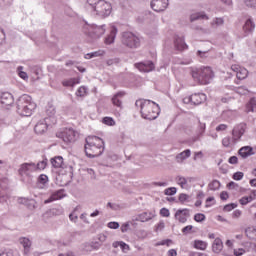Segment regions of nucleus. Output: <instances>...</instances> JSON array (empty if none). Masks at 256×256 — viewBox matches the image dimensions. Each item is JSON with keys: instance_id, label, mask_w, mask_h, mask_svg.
<instances>
[{"instance_id": "nucleus-16", "label": "nucleus", "mask_w": 256, "mask_h": 256, "mask_svg": "<svg viewBox=\"0 0 256 256\" xmlns=\"http://www.w3.org/2000/svg\"><path fill=\"white\" fill-rule=\"evenodd\" d=\"M155 217V213L153 212H144L142 214H138L132 218V221H140L141 223H147V221H151Z\"/></svg>"}, {"instance_id": "nucleus-29", "label": "nucleus", "mask_w": 256, "mask_h": 256, "mask_svg": "<svg viewBox=\"0 0 256 256\" xmlns=\"http://www.w3.org/2000/svg\"><path fill=\"white\" fill-rule=\"evenodd\" d=\"M52 166L55 167V169H59L63 167V157L61 156H56L51 159Z\"/></svg>"}, {"instance_id": "nucleus-14", "label": "nucleus", "mask_w": 256, "mask_h": 256, "mask_svg": "<svg viewBox=\"0 0 256 256\" xmlns=\"http://www.w3.org/2000/svg\"><path fill=\"white\" fill-rule=\"evenodd\" d=\"M0 103L3 107H11L13 103H15V99L13 98V94L9 92H3L0 97Z\"/></svg>"}, {"instance_id": "nucleus-9", "label": "nucleus", "mask_w": 256, "mask_h": 256, "mask_svg": "<svg viewBox=\"0 0 256 256\" xmlns=\"http://www.w3.org/2000/svg\"><path fill=\"white\" fill-rule=\"evenodd\" d=\"M56 136L59 139H62L64 143H75L77 140V132H75V130L72 128H66L62 132H58Z\"/></svg>"}, {"instance_id": "nucleus-45", "label": "nucleus", "mask_w": 256, "mask_h": 256, "mask_svg": "<svg viewBox=\"0 0 256 256\" xmlns=\"http://www.w3.org/2000/svg\"><path fill=\"white\" fill-rule=\"evenodd\" d=\"M251 201H253V197H242L240 200H239V203L240 205H247L248 203H251Z\"/></svg>"}, {"instance_id": "nucleus-10", "label": "nucleus", "mask_w": 256, "mask_h": 256, "mask_svg": "<svg viewBox=\"0 0 256 256\" xmlns=\"http://www.w3.org/2000/svg\"><path fill=\"white\" fill-rule=\"evenodd\" d=\"M7 191H9V180L4 178L0 180V203H6L9 199Z\"/></svg>"}, {"instance_id": "nucleus-41", "label": "nucleus", "mask_w": 256, "mask_h": 256, "mask_svg": "<svg viewBox=\"0 0 256 256\" xmlns=\"http://www.w3.org/2000/svg\"><path fill=\"white\" fill-rule=\"evenodd\" d=\"M231 143H235V141L231 137H225L224 139H222L223 147H229Z\"/></svg>"}, {"instance_id": "nucleus-39", "label": "nucleus", "mask_w": 256, "mask_h": 256, "mask_svg": "<svg viewBox=\"0 0 256 256\" xmlns=\"http://www.w3.org/2000/svg\"><path fill=\"white\" fill-rule=\"evenodd\" d=\"M77 97H85L87 95V87L81 86L77 92H76Z\"/></svg>"}, {"instance_id": "nucleus-55", "label": "nucleus", "mask_w": 256, "mask_h": 256, "mask_svg": "<svg viewBox=\"0 0 256 256\" xmlns=\"http://www.w3.org/2000/svg\"><path fill=\"white\" fill-rule=\"evenodd\" d=\"M52 215H63L62 208H54L50 211Z\"/></svg>"}, {"instance_id": "nucleus-25", "label": "nucleus", "mask_w": 256, "mask_h": 256, "mask_svg": "<svg viewBox=\"0 0 256 256\" xmlns=\"http://www.w3.org/2000/svg\"><path fill=\"white\" fill-rule=\"evenodd\" d=\"M212 250L214 253H221L223 251V241L221 238H215L212 244Z\"/></svg>"}, {"instance_id": "nucleus-53", "label": "nucleus", "mask_w": 256, "mask_h": 256, "mask_svg": "<svg viewBox=\"0 0 256 256\" xmlns=\"http://www.w3.org/2000/svg\"><path fill=\"white\" fill-rule=\"evenodd\" d=\"M21 69H23V66L18 67L19 77L24 80L29 79V76L26 74V72L21 71Z\"/></svg>"}, {"instance_id": "nucleus-59", "label": "nucleus", "mask_w": 256, "mask_h": 256, "mask_svg": "<svg viewBox=\"0 0 256 256\" xmlns=\"http://www.w3.org/2000/svg\"><path fill=\"white\" fill-rule=\"evenodd\" d=\"M244 253H245V249H243V248L234 249L235 256H241V255H244Z\"/></svg>"}, {"instance_id": "nucleus-11", "label": "nucleus", "mask_w": 256, "mask_h": 256, "mask_svg": "<svg viewBox=\"0 0 256 256\" xmlns=\"http://www.w3.org/2000/svg\"><path fill=\"white\" fill-rule=\"evenodd\" d=\"M151 8L153 11H156V13H161L169 7V0H152L151 3Z\"/></svg>"}, {"instance_id": "nucleus-42", "label": "nucleus", "mask_w": 256, "mask_h": 256, "mask_svg": "<svg viewBox=\"0 0 256 256\" xmlns=\"http://www.w3.org/2000/svg\"><path fill=\"white\" fill-rule=\"evenodd\" d=\"M248 111H254L256 109V100L255 98H251L249 103L247 104Z\"/></svg>"}, {"instance_id": "nucleus-56", "label": "nucleus", "mask_w": 256, "mask_h": 256, "mask_svg": "<svg viewBox=\"0 0 256 256\" xmlns=\"http://www.w3.org/2000/svg\"><path fill=\"white\" fill-rule=\"evenodd\" d=\"M180 203H184L185 201H187L189 199V195L182 193L179 195L178 197Z\"/></svg>"}, {"instance_id": "nucleus-30", "label": "nucleus", "mask_w": 256, "mask_h": 256, "mask_svg": "<svg viewBox=\"0 0 256 256\" xmlns=\"http://www.w3.org/2000/svg\"><path fill=\"white\" fill-rule=\"evenodd\" d=\"M253 29H255V23H253V20L251 19L246 20L243 26V30L245 31V33H251Z\"/></svg>"}, {"instance_id": "nucleus-33", "label": "nucleus", "mask_w": 256, "mask_h": 256, "mask_svg": "<svg viewBox=\"0 0 256 256\" xmlns=\"http://www.w3.org/2000/svg\"><path fill=\"white\" fill-rule=\"evenodd\" d=\"M103 55H105V51L99 50V51H96V52L86 54L85 59H93V57H101Z\"/></svg>"}, {"instance_id": "nucleus-7", "label": "nucleus", "mask_w": 256, "mask_h": 256, "mask_svg": "<svg viewBox=\"0 0 256 256\" xmlns=\"http://www.w3.org/2000/svg\"><path fill=\"white\" fill-rule=\"evenodd\" d=\"M37 171V164L30 162V163H23L20 165L18 169V174L22 178V181H29L31 179L32 173H35Z\"/></svg>"}, {"instance_id": "nucleus-35", "label": "nucleus", "mask_w": 256, "mask_h": 256, "mask_svg": "<svg viewBox=\"0 0 256 256\" xmlns=\"http://www.w3.org/2000/svg\"><path fill=\"white\" fill-rule=\"evenodd\" d=\"M179 215H183L184 217H190L189 209H179L175 213V217H179Z\"/></svg>"}, {"instance_id": "nucleus-24", "label": "nucleus", "mask_w": 256, "mask_h": 256, "mask_svg": "<svg viewBox=\"0 0 256 256\" xmlns=\"http://www.w3.org/2000/svg\"><path fill=\"white\" fill-rule=\"evenodd\" d=\"M19 242L24 248V254L28 255L29 251H31L32 242L29 240V238L26 237L20 238Z\"/></svg>"}, {"instance_id": "nucleus-8", "label": "nucleus", "mask_w": 256, "mask_h": 256, "mask_svg": "<svg viewBox=\"0 0 256 256\" xmlns=\"http://www.w3.org/2000/svg\"><path fill=\"white\" fill-rule=\"evenodd\" d=\"M105 27H106L105 24L100 26L97 24H92L88 26V31L85 32V34L87 35V37L95 41L103 37V35H105V31H107Z\"/></svg>"}, {"instance_id": "nucleus-21", "label": "nucleus", "mask_w": 256, "mask_h": 256, "mask_svg": "<svg viewBox=\"0 0 256 256\" xmlns=\"http://www.w3.org/2000/svg\"><path fill=\"white\" fill-rule=\"evenodd\" d=\"M174 45L177 51H185V49H187V44L185 43L184 37L176 36L174 39Z\"/></svg>"}, {"instance_id": "nucleus-22", "label": "nucleus", "mask_w": 256, "mask_h": 256, "mask_svg": "<svg viewBox=\"0 0 256 256\" xmlns=\"http://www.w3.org/2000/svg\"><path fill=\"white\" fill-rule=\"evenodd\" d=\"M243 135H245V128H243V126L234 128L232 130V139L234 143H237V141H239Z\"/></svg>"}, {"instance_id": "nucleus-54", "label": "nucleus", "mask_w": 256, "mask_h": 256, "mask_svg": "<svg viewBox=\"0 0 256 256\" xmlns=\"http://www.w3.org/2000/svg\"><path fill=\"white\" fill-rule=\"evenodd\" d=\"M247 7H253L256 9V0H244Z\"/></svg>"}, {"instance_id": "nucleus-26", "label": "nucleus", "mask_w": 256, "mask_h": 256, "mask_svg": "<svg viewBox=\"0 0 256 256\" xmlns=\"http://www.w3.org/2000/svg\"><path fill=\"white\" fill-rule=\"evenodd\" d=\"M189 157H191V150L186 149L176 156V161L177 163H183L185 159H189Z\"/></svg>"}, {"instance_id": "nucleus-5", "label": "nucleus", "mask_w": 256, "mask_h": 256, "mask_svg": "<svg viewBox=\"0 0 256 256\" xmlns=\"http://www.w3.org/2000/svg\"><path fill=\"white\" fill-rule=\"evenodd\" d=\"M143 119H147L148 121H154L159 117V105L155 102H151V100H144V104H142V111H140Z\"/></svg>"}, {"instance_id": "nucleus-62", "label": "nucleus", "mask_w": 256, "mask_h": 256, "mask_svg": "<svg viewBox=\"0 0 256 256\" xmlns=\"http://www.w3.org/2000/svg\"><path fill=\"white\" fill-rule=\"evenodd\" d=\"M108 227L109 229H119V224L118 222H109Z\"/></svg>"}, {"instance_id": "nucleus-51", "label": "nucleus", "mask_w": 256, "mask_h": 256, "mask_svg": "<svg viewBox=\"0 0 256 256\" xmlns=\"http://www.w3.org/2000/svg\"><path fill=\"white\" fill-rule=\"evenodd\" d=\"M243 177H244L243 172H235L233 174L234 181H241V179H243Z\"/></svg>"}, {"instance_id": "nucleus-50", "label": "nucleus", "mask_w": 256, "mask_h": 256, "mask_svg": "<svg viewBox=\"0 0 256 256\" xmlns=\"http://www.w3.org/2000/svg\"><path fill=\"white\" fill-rule=\"evenodd\" d=\"M175 193H177V188L175 187H170V188H167L165 191H164V194L165 195H175Z\"/></svg>"}, {"instance_id": "nucleus-18", "label": "nucleus", "mask_w": 256, "mask_h": 256, "mask_svg": "<svg viewBox=\"0 0 256 256\" xmlns=\"http://www.w3.org/2000/svg\"><path fill=\"white\" fill-rule=\"evenodd\" d=\"M48 125H47V119L44 120H40L34 127V131L35 133H37L38 135H43V133H45V131H47L48 129Z\"/></svg>"}, {"instance_id": "nucleus-49", "label": "nucleus", "mask_w": 256, "mask_h": 256, "mask_svg": "<svg viewBox=\"0 0 256 256\" xmlns=\"http://www.w3.org/2000/svg\"><path fill=\"white\" fill-rule=\"evenodd\" d=\"M237 204L236 203H230L224 206L223 210L226 212L233 211V209H236Z\"/></svg>"}, {"instance_id": "nucleus-64", "label": "nucleus", "mask_w": 256, "mask_h": 256, "mask_svg": "<svg viewBox=\"0 0 256 256\" xmlns=\"http://www.w3.org/2000/svg\"><path fill=\"white\" fill-rule=\"evenodd\" d=\"M227 129L226 124H220L216 127V131H225Z\"/></svg>"}, {"instance_id": "nucleus-4", "label": "nucleus", "mask_w": 256, "mask_h": 256, "mask_svg": "<svg viewBox=\"0 0 256 256\" xmlns=\"http://www.w3.org/2000/svg\"><path fill=\"white\" fill-rule=\"evenodd\" d=\"M87 4L93 9L97 17H100L101 19L109 17L111 11H113L111 3L105 0H87Z\"/></svg>"}, {"instance_id": "nucleus-43", "label": "nucleus", "mask_w": 256, "mask_h": 256, "mask_svg": "<svg viewBox=\"0 0 256 256\" xmlns=\"http://www.w3.org/2000/svg\"><path fill=\"white\" fill-rule=\"evenodd\" d=\"M236 93H238L239 95H248L249 89H247V87L245 86H240L237 88Z\"/></svg>"}, {"instance_id": "nucleus-1", "label": "nucleus", "mask_w": 256, "mask_h": 256, "mask_svg": "<svg viewBox=\"0 0 256 256\" xmlns=\"http://www.w3.org/2000/svg\"><path fill=\"white\" fill-rule=\"evenodd\" d=\"M85 141L84 151L87 157L95 159V157L103 155V151H105V142H103V139L97 136H88Z\"/></svg>"}, {"instance_id": "nucleus-6", "label": "nucleus", "mask_w": 256, "mask_h": 256, "mask_svg": "<svg viewBox=\"0 0 256 256\" xmlns=\"http://www.w3.org/2000/svg\"><path fill=\"white\" fill-rule=\"evenodd\" d=\"M121 43L127 49H139L141 47V39L135 33L126 31L121 35Z\"/></svg>"}, {"instance_id": "nucleus-12", "label": "nucleus", "mask_w": 256, "mask_h": 256, "mask_svg": "<svg viewBox=\"0 0 256 256\" xmlns=\"http://www.w3.org/2000/svg\"><path fill=\"white\" fill-rule=\"evenodd\" d=\"M136 69H139L142 73H151L155 70V64L153 61H145L135 64Z\"/></svg>"}, {"instance_id": "nucleus-37", "label": "nucleus", "mask_w": 256, "mask_h": 256, "mask_svg": "<svg viewBox=\"0 0 256 256\" xmlns=\"http://www.w3.org/2000/svg\"><path fill=\"white\" fill-rule=\"evenodd\" d=\"M176 181L182 189H185V185H187V178L183 176H178Z\"/></svg>"}, {"instance_id": "nucleus-36", "label": "nucleus", "mask_w": 256, "mask_h": 256, "mask_svg": "<svg viewBox=\"0 0 256 256\" xmlns=\"http://www.w3.org/2000/svg\"><path fill=\"white\" fill-rule=\"evenodd\" d=\"M223 23H225V21L223 20V18H215V19L211 22V27H221V25H223Z\"/></svg>"}, {"instance_id": "nucleus-44", "label": "nucleus", "mask_w": 256, "mask_h": 256, "mask_svg": "<svg viewBox=\"0 0 256 256\" xmlns=\"http://www.w3.org/2000/svg\"><path fill=\"white\" fill-rule=\"evenodd\" d=\"M38 182L41 183V185H45L46 183L49 182V177L45 174H41L39 177H38Z\"/></svg>"}, {"instance_id": "nucleus-23", "label": "nucleus", "mask_w": 256, "mask_h": 256, "mask_svg": "<svg viewBox=\"0 0 256 256\" xmlns=\"http://www.w3.org/2000/svg\"><path fill=\"white\" fill-rule=\"evenodd\" d=\"M63 190H58L54 192L48 199L44 201L45 205L53 203V201H58V199H63Z\"/></svg>"}, {"instance_id": "nucleus-38", "label": "nucleus", "mask_w": 256, "mask_h": 256, "mask_svg": "<svg viewBox=\"0 0 256 256\" xmlns=\"http://www.w3.org/2000/svg\"><path fill=\"white\" fill-rule=\"evenodd\" d=\"M76 84L77 82L73 78L62 82L63 87H75Z\"/></svg>"}, {"instance_id": "nucleus-40", "label": "nucleus", "mask_w": 256, "mask_h": 256, "mask_svg": "<svg viewBox=\"0 0 256 256\" xmlns=\"http://www.w3.org/2000/svg\"><path fill=\"white\" fill-rule=\"evenodd\" d=\"M194 221H196V223H203V221H205V214H203V213L195 214Z\"/></svg>"}, {"instance_id": "nucleus-52", "label": "nucleus", "mask_w": 256, "mask_h": 256, "mask_svg": "<svg viewBox=\"0 0 256 256\" xmlns=\"http://www.w3.org/2000/svg\"><path fill=\"white\" fill-rule=\"evenodd\" d=\"M47 167V160H42L37 163L36 170L37 169H45Z\"/></svg>"}, {"instance_id": "nucleus-15", "label": "nucleus", "mask_w": 256, "mask_h": 256, "mask_svg": "<svg viewBox=\"0 0 256 256\" xmlns=\"http://www.w3.org/2000/svg\"><path fill=\"white\" fill-rule=\"evenodd\" d=\"M187 101L193 103V105H201V103H205V101H207V96L203 93H197L190 96Z\"/></svg>"}, {"instance_id": "nucleus-3", "label": "nucleus", "mask_w": 256, "mask_h": 256, "mask_svg": "<svg viewBox=\"0 0 256 256\" xmlns=\"http://www.w3.org/2000/svg\"><path fill=\"white\" fill-rule=\"evenodd\" d=\"M190 74L193 80L199 85H209V83L213 81V77H215L213 69H211L209 66L202 68H192Z\"/></svg>"}, {"instance_id": "nucleus-58", "label": "nucleus", "mask_w": 256, "mask_h": 256, "mask_svg": "<svg viewBox=\"0 0 256 256\" xmlns=\"http://www.w3.org/2000/svg\"><path fill=\"white\" fill-rule=\"evenodd\" d=\"M239 161V158H237V156H232L229 158L228 163H230V165H237Z\"/></svg>"}, {"instance_id": "nucleus-47", "label": "nucleus", "mask_w": 256, "mask_h": 256, "mask_svg": "<svg viewBox=\"0 0 256 256\" xmlns=\"http://www.w3.org/2000/svg\"><path fill=\"white\" fill-rule=\"evenodd\" d=\"M197 56L200 57L201 59H207V57H209V51H207V50H205V51L198 50L197 51Z\"/></svg>"}, {"instance_id": "nucleus-31", "label": "nucleus", "mask_w": 256, "mask_h": 256, "mask_svg": "<svg viewBox=\"0 0 256 256\" xmlns=\"http://www.w3.org/2000/svg\"><path fill=\"white\" fill-rule=\"evenodd\" d=\"M194 249H198L200 251H205L207 249V242L203 240H195L193 244Z\"/></svg>"}, {"instance_id": "nucleus-28", "label": "nucleus", "mask_w": 256, "mask_h": 256, "mask_svg": "<svg viewBox=\"0 0 256 256\" xmlns=\"http://www.w3.org/2000/svg\"><path fill=\"white\" fill-rule=\"evenodd\" d=\"M199 19L209 20V16H207V14H205V12H197L190 16L191 23H193V21H199Z\"/></svg>"}, {"instance_id": "nucleus-2", "label": "nucleus", "mask_w": 256, "mask_h": 256, "mask_svg": "<svg viewBox=\"0 0 256 256\" xmlns=\"http://www.w3.org/2000/svg\"><path fill=\"white\" fill-rule=\"evenodd\" d=\"M16 105L17 114L22 117H31V115H33V110L37 109V104H35V102H33V98L27 94L20 96Z\"/></svg>"}, {"instance_id": "nucleus-60", "label": "nucleus", "mask_w": 256, "mask_h": 256, "mask_svg": "<svg viewBox=\"0 0 256 256\" xmlns=\"http://www.w3.org/2000/svg\"><path fill=\"white\" fill-rule=\"evenodd\" d=\"M175 219H177L179 221V223H187V217L183 216V214L175 217Z\"/></svg>"}, {"instance_id": "nucleus-46", "label": "nucleus", "mask_w": 256, "mask_h": 256, "mask_svg": "<svg viewBox=\"0 0 256 256\" xmlns=\"http://www.w3.org/2000/svg\"><path fill=\"white\" fill-rule=\"evenodd\" d=\"M103 123L104 125H109L110 127H113V125H115V120H113V118L111 117H105L103 118Z\"/></svg>"}, {"instance_id": "nucleus-32", "label": "nucleus", "mask_w": 256, "mask_h": 256, "mask_svg": "<svg viewBox=\"0 0 256 256\" xmlns=\"http://www.w3.org/2000/svg\"><path fill=\"white\" fill-rule=\"evenodd\" d=\"M208 189H210V191H219V189H221V182H219V180H213L208 184Z\"/></svg>"}, {"instance_id": "nucleus-63", "label": "nucleus", "mask_w": 256, "mask_h": 256, "mask_svg": "<svg viewBox=\"0 0 256 256\" xmlns=\"http://www.w3.org/2000/svg\"><path fill=\"white\" fill-rule=\"evenodd\" d=\"M192 229H193V226H192V225L185 226V227L182 229V233H184V235H187V233H189V231H192Z\"/></svg>"}, {"instance_id": "nucleus-27", "label": "nucleus", "mask_w": 256, "mask_h": 256, "mask_svg": "<svg viewBox=\"0 0 256 256\" xmlns=\"http://www.w3.org/2000/svg\"><path fill=\"white\" fill-rule=\"evenodd\" d=\"M112 247H114V249H117V247H120L121 250L123 251V253H127V251L130 250V247L127 243L123 242V241H115L112 243Z\"/></svg>"}, {"instance_id": "nucleus-57", "label": "nucleus", "mask_w": 256, "mask_h": 256, "mask_svg": "<svg viewBox=\"0 0 256 256\" xmlns=\"http://www.w3.org/2000/svg\"><path fill=\"white\" fill-rule=\"evenodd\" d=\"M160 215H161L162 217H169V215H171V213L169 212V209H167V208H162V209L160 210Z\"/></svg>"}, {"instance_id": "nucleus-19", "label": "nucleus", "mask_w": 256, "mask_h": 256, "mask_svg": "<svg viewBox=\"0 0 256 256\" xmlns=\"http://www.w3.org/2000/svg\"><path fill=\"white\" fill-rule=\"evenodd\" d=\"M125 96V93L118 92L112 97V104L114 107H118V109H123V97Z\"/></svg>"}, {"instance_id": "nucleus-34", "label": "nucleus", "mask_w": 256, "mask_h": 256, "mask_svg": "<svg viewBox=\"0 0 256 256\" xmlns=\"http://www.w3.org/2000/svg\"><path fill=\"white\" fill-rule=\"evenodd\" d=\"M24 205H26V207H28V209L33 210L35 209V205L37 204V202H35L34 199H24Z\"/></svg>"}, {"instance_id": "nucleus-17", "label": "nucleus", "mask_w": 256, "mask_h": 256, "mask_svg": "<svg viewBox=\"0 0 256 256\" xmlns=\"http://www.w3.org/2000/svg\"><path fill=\"white\" fill-rule=\"evenodd\" d=\"M117 33H118L117 28L115 26H112L110 33L106 36L104 40L105 45H113V43H115Z\"/></svg>"}, {"instance_id": "nucleus-13", "label": "nucleus", "mask_w": 256, "mask_h": 256, "mask_svg": "<svg viewBox=\"0 0 256 256\" xmlns=\"http://www.w3.org/2000/svg\"><path fill=\"white\" fill-rule=\"evenodd\" d=\"M231 69L234 71V73H236V77L240 81H243V79H247V76L249 75V71H247V69L237 64L232 65Z\"/></svg>"}, {"instance_id": "nucleus-61", "label": "nucleus", "mask_w": 256, "mask_h": 256, "mask_svg": "<svg viewBox=\"0 0 256 256\" xmlns=\"http://www.w3.org/2000/svg\"><path fill=\"white\" fill-rule=\"evenodd\" d=\"M220 199L222 201H227V199H229V193H227L226 191L221 192Z\"/></svg>"}, {"instance_id": "nucleus-20", "label": "nucleus", "mask_w": 256, "mask_h": 256, "mask_svg": "<svg viewBox=\"0 0 256 256\" xmlns=\"http://www.w3.org/2000/svg\"><path fill=\"white\" fill-rule=\"evenodd\" d=\"M238 155L242 157V159H247V157H251V155H255V152H253V147L251 146H243L239 149Z\"/></svg>"}, {"instance_id": "nucleus-48", "label": "nucleus", "mask_w": 256, "mask_h": 256, "mask_svg": "<svg viewBox=\"0 0 256 256\" xmlns=\"http://www.w3.org/2000/svg\"><path fill=\"white\" fill-rule=\"evenodd\" d=\"M134 221L126 222L121 226L122 233H127L129 231V225H133Z\"/></svg>"}]
</instances>
